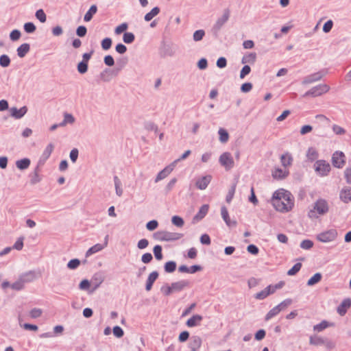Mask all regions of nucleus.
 Listing matches in <instances>:
<instances>
[{
    "label": "nucleus",
    "mask_w": 351,
    "mask_h": 351,
    "mask_svg": "<svg viewBox=\"0 0 351 351\" xmlns=\"http://www.w3.org/2000/svg\"><path fill=\"white\" fill-rule=\"evenodd\" d=\"M165 271L167 273H172L176 269V263L175 261H168L165 265Z\"/></svg>",
    "instance_id": "obj_40"
},
{
    "label": "nucleus",
    "mask_w": 351,
    "mask_h": 351,
    "mask_svg": "<svg viewBox=\"0 0 351 351\" xmlns=\"http://www.w3.org/2000/svg\"><path fill=\"white\" fill-rule=\"evenodd\" d=\"M288 171L278 168L273 171L272 176L275 179L282 180L288 176Z\"/></svg>",
    "instance_id": "obj_29"
},
{
    "label": "nucleus",
    "mask_w": 351,
    "mask_h": 351,
    "mask_svg": "<svg viewBox=\"0 0 351 351\" xmlns=\"http://www.w3.org/2000/svg\"><path fill=\"white\" fill-rule=\"evenodd\" d=\"M327 73L326 70H322L311 75L306 76L303 81V84H311L320 80Z\"/></svg>",
    "instance_id": "obj_11"
},
{
    "label": "nucleus",
    "mask_w": 351,
    "mask_h": 351,
    "mask_svg": "<svg viewBox=\"0 0 351 351\" xmlns=\"http://www.w3.org/2000/svg\"><path fill=\"white\" fill-rule=\"evenodd\" d=\"M34 278V272L29 271L22 275L20 279L12 285V288L15 290H21L23 289L25 282H31Z\"/></svg>",
    "instance_id": "obj_8"
},
{
    "label": "nucleus",
    "mask_w": 351,
    "mask_h": 351,
    "mask_svg": "<svg viewBox=\"0 0 351 351\" xmlns=\"http://www.w3.org/2000/svg\"><path fill=\"white\" fill-rule=\"evenodd\" d=\"M162 250V247L159 245H155L153 249L154 256L156 259H157L158 261H160L163 258Z\"/></svg>",
    "instance_id": "obj_39"
},
{
    "label": "nucleus",
    "mask_w": 351,
    "mask_h": 351,
    "mask_svg": "<svg viewBox=\"0 0 351 351\" xmlns=\"http://www.w3.org/2000/svg\"><path fill=\"white\" fill-rule=\"evenodd\" d=\"M202 345V339L198 336H193L190 339L189 348L191 351H197Z\"/></svg>",
    "instance_id": "obj_23"
},
{
    "label": "nucleus",
    "mask_w": 351,
    "mask_h": 351,
    "mask_svg": "<svg viewBox=\"0 0 351 351\" xmlns=\"http://www.w3.org/2000/svg\"><path fill=\"white\" fill-rule=\"evenodd\" d=\"M315 171L320 176H326L331 170L330 165L324 160H318L315 162Z\"/></svg>",
    "instance_id": "obj_5"
},
{
    "label": "nucleus",
    "mask_w": 351,
    "mask_h": 351,
    "mask_svg": "<svg viewBox=\"0 0 351 351\" xmlns=\"http://www.w3.org/2000/svg\"><path fill=\"white\" fill-rule=\"evenodd\" d=\"M160 12V8L158 7L154 8L149 12L147 13L145 16L146 21H150L154 17L158 15Z\"/></svg>",
    "instance_id": "obj_35"
},
{
    "label": "nucleus",
    "mask_w": 351,
    "mask_h": 351,
    "mask_svg": "<svg viewBox=\"0 0 351 351\" xmlns=\"http://www.w3.org/2000/svg\"><path fill=\"white\" fill-rule=\"evenodd\" d=\"M330 90V86L326 84H320L313 86L304 95V97L311 96L313 97L320 96Z\"/></svg>",
    "instance_id": "obj_6"
},
{
    "label": "nucleus",
    "mask_w": 351,
    "mask_h": 351,
    "mask_svg": "<svg viewBox=\"0 0 351 351\" xmlns=\"http://www.w3.org/2000/svg\"><path fill=\"white\" fill-rule=\"evenodd\" d=\"M256 59V53H246L243 56L241 63L242 64H254Z\"/></svg>",
    "instance_id": "obj_30"
},
{
    "label": "nucleus",
    "mask_w": 351,
    "mask_h": 351,
    "mask_svg": "<svg viewBox=\"0 0 351 351\" xmlns=\"http://www.w3.org/2000/svg\"><path fill=\"white\" fill-rule=\"evenodd\" d=\"M269 287H266L261 291L257 293L254 296L255 298L257 300H263L267 298L268 295H269Z\"/></svg>",
    "instance_id": "obj_41"
},
{
    "label": "nucleus",
    "mask_w": 351,
    "mask_h": 351,
    "mask_svg": "<svg viewBox=\"0 0 351 351\" xmlns=\"http://www.w3.org/2000/svg\"><path fill=\"white\" fill-rule=\"evenodd\" d=\"M158 226V223L156 220H152L147 223L146 228L148 230L152 231L156 229Z\"/></svg>",
    "instance_id": "obj_56"
},
{
    "label": "nucleus",
    "mask_w": 351,
    "mask_h": 351,
    "mask_svg": "<svg viewBox=\"0 0 351 351\" xmlns=\"http://www.w3.org/2000/svg\"><path fill=\"white\" fill-rule=\"evenodd\" d=\"M332 26H333V22L332 20H328L326 22L324 23V25H323V31L325 32V33H328L329 32L332 28Z\"/></svg>",
    "instance_id": "obj_58"
},
{
    "label": "nucleus",
    "mask_w": 351,
    "mask_h": 351,
    "mask_svg": "<svg viewBox=\"0 0 351 351\" xmlns=\"http://www.w3.org/2000/svg\"><path fill=\"white\" fill-rule=\"evenodd\" d=\"M282 165L285 167L290 166L293 162V157L289 153L282 154L280 157Z\"/></svg>",
    "instance_id": "obj_31"
},
{
    "label": "nucleus",
    "mask_w": 351,
    "mask_h": 351,
    "mask_svg": "<svg viewBox=\"0 0 351 351\" xmlns=\"http://www.w3.org/2000/svg\"><path fill=\"white\" fill-rule=\"evenodd\" d=\"M24 29L27 33H32L36 29V26L32 23H26L24 25Z\"/></svg>",
    "instance_id": "obj_61"
},
{
    "label": "nucleus",
    "mask_w": 351,
    "mask_h": 351,
    "mask_svg": "<svg viewBox=\"0 0 351 351\" xmlns=\"http://www.w3.org/2000/svg\"><path fill=\"white\" fill-rule=\"evenodd\" d=\"M235 190H236V184H233L231 186V187L230 188L228 193L226 197V202L230 203L232 201V199L234 197V193H235Z\"/></svg>",
    "instance_id": "obj_43"
},
{
    "label": "nucleus",
    "mask_w": 351,
    "mask_h": 351,
    "mask_svg": "<svg viewBox=\"0 0 351 351\" xmlns=\"http://www.w3.org/2000/svg\"><path fill=\"white\" fill-rule=\"evenodd\" d=\"M152 259L153 256L152 254L149 252L143 254V256H141L142 262L145 264L150 263Z\"/></svg>",
    "instance_id": "obj_62"
},
{
    "label": "nucleus",
    "mask_w": 351,
    "mask_h": 351,
    "mask_svg": "<svg viewBox=\"0 0 351 351\" xmlns=\"http://www.w3.org/2000/svg\"><path fill=\"white\" fill-rule=\"evenodd\" d=\"M53 149L54 145L52 143L48 144L40 157L39 163H45L51 156Z\"/></svg>",
    "instance_id": "obj_19"
},
{
    "label": "nucleus",
    "mask_w": 351,
    "mask_h": 351,
    "mask_svg": "<svg viewBox=\"0 0 351 351\" xmlns=\"http://www.w3.org/2000/svg\"><path fill=\"white\" fill-rule=\"evenodd\" d=\"M302 264L300 263H298L295 264L288 271V276H294L301 269Z\"/></svg>",
    "instance_id": "obj_44"
},
{
    "label": "nucleus",
    "mask_w": 351,
    "mask_h": 351,
    "mask_svg": "<svg viewBox=\"0 0 351 351\" xmlns=\"http://www.w3.org/2000/svg\"><path fill=\"white\" fill-rule=\"evenodd\" d=\"M177 162H178V160H175L171 164L167 166L162 171H160L156 177L155 182H158L159 181H160V180L165 179L166 177H167L171 173V171L173 170Z\"/></svg>",
    "instance_id": "obj_12"
},
{
    "label": "nucleus",
    "mask_w": 351,
    "mask_h": 351,
    "mask_svg": "<svg viewBox=\"0 0 351 351\" xmlns=\"http://www.w3.org/2000/svg\"><path fill=\"white\" fill-rule=\"evenodd\" d=\"M36 16L41 23H45L46 21V14L42 9L36 11Z\"/></svg>",
    "instance_id": "obj_51"
},
{
    "label": "nucleus",
    "mask_w": 351,
    "mask_h": 351,
    "mask_svg": "<svg viewBox=\"0 0 351 351\" xmlns=\"http://www.w3.org/2000/svg\"><path fill=\"white\" fill-rule=\"evenodd\" d=\"M108 239V236L107 235L105 237V242L104 244L97 243V244L94 245L93 246H92L87 250V252L86 253V256H89L93 254H95V253L102 250L104 247H106L107 246Z\"/></svg>",
    "instance_id": "obj_16"
},
{
    "label": "nucleus",
    "mask_w": 351,
    "mask_h": 351,
    "mask_svg": "<svg viewBox=\"0 0 351 351\" xmlns=\"http://www.w3.org/2000/svg\"><path fill=\"white\" fill-rule=\"evenodd\" d=\"M330 326V324L327 321L323 320L319 324L315 325L313 330L317 332H322Z\"/></svg>",
    "instance_id": "obj_37"
},
{
    "label": "nucleus",
    "mask_w": 351,
    "mask_h": 351,
    "mask_svg": "<svg viewBox=\"0 0 351 351\" xmlns=\"http://www.w3.org/2000/svg\"><path fill=\"white\" fill-rule=\"evenodd\" d=\"M251 71V68L248 65H245L241 72H240V78L243 79L247 75H248Z\"/></svg>",
    "instance_id": "obj_59"
},
{
    "label": "nucleus",
    "mask_w": 351,
    "mask_h": 351,
    "mask_svg": "<svg viewBox=\"0 0 351 351\" xmlns=\"http://www.w3.org/2000/svg\"><path fill=\"white\" fill-rule=\"evenodd\" d=\"M324 346L328 350H332V349H334L335 348L336 343L335 341H333L328 338H326Z\"/></svg>",
    "instance_id": "obj_52"
},
{
    "label": "nucleus",
    "mask_w": 351,
    "mask_h": 351,
    "mask_svg": "<svg viewBox=\"0 0 351 351\" xmlns=\"http://www.w3.org/2000/svg\"><path fill=\"white\" fill-rule=\"evenodd\" d=\"M201 267L199 265H193L190 267H187L186 265H181L179 267V271L182 273H189V274H195L197 271L201 270Z\"/></svg>",
    "instance_id": "obj_24"
},
{
    "label": "nucleus",
    "mask_w": 351,
    "mask_h": 351,
    "mask_svg": "<svg viewBox=\"0 0 351 351\" xmlns=\"http://www.w3.org/2000/svg\"><path fill=\"white\" fill-rule=\"evenodd\" d=\"M30 165V160L28 158H23L19 160L16 162V167L20 170L27 169Z\"/></svg>",
    "instance_id": "obj_32"
},
{
    "label": "nucleus",
    "mask_w": 351,
    "mask_h": 351,
    "mask_svg": "<svg viewBox=\"0 0 351 351\" xmlns=\"http://www.w3.org/2000/svg\"><path fill=\"white\" fill-rule=\"evenodd\" d=\"M205 35V32L202 29L197 30L193 34V39L195 41L197 42L201 40L204 36Z\"/></svg>",
    "instance_id": "obj_53"
},
{
    "label": "nucleus",
    "mask_w": 351,
    "mask_h": 351,
    "mask_svg": "<svg viewBox=\"0 0 351 351\" xmlns=\"http://www.w3.org/2000/svg\"><path fill=\"white\" fill-rule=\"evenodd\" d=\"M322 276L320 273L315 274L307 282L308 286H313L322 280Z\"/></svg>",
    "instance_id": "obj_36"
},
{
    "label": "nucleus",
    "mask_w": 351,
    "mask_h": 351,
    "mask_svg": "<svg viewBox=\"0 0 351 351\" xmlns=\"http://www.w3.org/2000/svg\"><path fill=\"white\" fill-rule=\"evenodd\" d=\"M174 53L175 50L171 45H161L159 48V53L163 58L171 56Z\"/></svg>",
    "instance_id": "obj_22"
},
{
    "label": "nucleus",
    "mask_w": 351,
    "mask_h": 351,
    "mask_svg": "<svg viewBox=\"0 0 351 351\" xmlns=\"http://www.w3.org/2000/svg\"><path fill=\"white\" fill-rule=\"evenodd\" d=\"M271 203L276 210L287 213L293 208L294 198L290 192L281 189L274 193Z\"/></svg>",
    "instance_id": "obj_1"
},
{
    "label": "nucleus",
    "mask_w": 351,
    "mask_h": 351,
    "mask_svg": "<svg viewBox=\"0 0 351 351\" xmlns=\"http://www.w3.org/2000/svg\"><path fill=\"white\" fill-rule=\"evenodd\" d=\"M332 163L335 167L342 168L346 163L344 154L342 152H335L332 156Z\"/></svg>",
    "instance_id": "obj_10"
},
{
    "label": "nucleus",
    "mask_w": 351,
    "mask_h": 351,
    "mask_svg": "<svg viewBox=\"0 0 351 351\" xmlns=\"http://www.w3.org/2000/svg\"><path fill=\"white\" fill-rule=\"evenodd\" d=\"M209 209V206L208 204L202 205L197 213L193 217L192 223H196L201 221L208 213Z\"/></svg>",
    "instance_id": "obj_15"
},
{
    "label": "nucleus",
    "mask_w": 351,
    "mask_h": 351,
    "mask_svg": "<svg viewBox=\"0 0 351 351\" xmlns=\"http://www.w3.org/2000/svg\"><path fill=\"white\" fill-rule=\"evenodd\" d=\"M158 277V273L156 271H152L148 276L146 282L145 289L147 291H150L154 282L156 281L157 278Z\"/></svg>",
    "instance_id": "obj_25"
},
{
    "label": "nucleus",
    "mask_w": 351,
    "mask_h": 351,
    "mask_svg": "<svg viewBox=\"0 0 351 351\" xmlns=\"http://www.w3.org/2000/svg\"><path fill=\"white\" fill-rule=\"evenodd\" d=\"M23 240L24 238L23 237H19L12 247L17 250H22L23 247Z\"/></svg>",
    "instance_id": "obj_54"
},
{
    "label": "nucleus",
    "mask_w": 351,
    "mask_h": 351,
    "mask_svg": "<svg viewBox=\"0 0 351 351\" xmlns=\"http://www.w3.org/2000/svg\"><path fill=\"white\" fill-rule=\"evenodd\" d=\"M211 176L209 175L199 177L196 179L195 186L199 190H204L211 181Z\"/></svg>",
    "instance_id": "obj_13"
},
{
    "label": "nucleus",
    "mask_w": 351,
    "mask_h": 351,
    "mask_svg": "<svg viewBox=\"0 0 351 351\" xmlns=\"http://www.w3.org/2000/svg\"><path fill=\"white\" fill-rule=\"evenodd\" d=\"M10 115L16 119H21L27 112V108L23 106L20 109L12 107L10 109Z\"/></svg>",
    "instance_id": "obj_17"
},
{
    "label": "nucleus",
    "mask_w": 351,
    "mask_h": 351,
    "mask_svg": "<svg viewBox=\"0 0 351 351\" xmlns=\"http://www.w3.org/2000/svg\"><path fill=\"white\" fill-rule=\"evenodd\" d=\"M123 40L125 43H131L134 40V35L132 32H125L123 34Z\"/></svg>",
    "instance_id": "obj_49"
},
{
    "label": "nucleus",
    "mask_w": 351,
    "mask_h": 351,
    "mask_svg": "<svg viewBox=\"0 0 351 351\" xmlns=\"http://www.w3.org/2000/svg\"><path fill=\"white\" fill-rule=\"evenodd\" d=\"M189 285V281L185 280H182L178 282H175L171 283V289L173 292H180L183 290L185 287H188Z\"/></svg>",
    "instance_id": "obj_21"
},
{
    "label": "nucleus",
    "mask_w": 351,
    "mask_h": 351,
    "mask_svg": "<svg viewBox=\"0 0 351 351\" xmlns=\"http://www.w3.org/2000/svg\"><path fill=\"white\" fill-rule=\"evenodd\" d=\"M337 237V230L335 229H330L317 234V239L323 243H328L335 240Z\"/></svg>",
    "instance_id": "obj_9"
},
{
    "label": "nucleus",
    "mask_w": 351,
    "mask_h": 351,
    "mask_svg": "<svg viewBox=\"0 0 351 351\" xmlns=\"http://www.w3.org/2000/svg\"><path fill=\"white\" fill-rule=\"evenodd\" d=\"M202 320V317L201 315H194L187 320L186 325L189 327H194L198 326Z\"/></svg>",
    "instance_id": "obj_26"
},
{
    "label": "nucleus",
    "mask_w": 351,
    "mask_h": 351,
    "mask_svg": "<svg viewBox=\"0 0 351 351\" xmlns=\"http://www.w3.org/2000/svg\"><path fill=\"white\" fill-rule=\"evenodd\" d=\"M344 176L348 184H351V168H346L344 171Z\"/></svg>",
    "instance_id": "obj_64"
},
{
    "label": "nucleus",
    "mask_w": 351,
    "mask_h": 351,
    "mask_svg": "<svg viewBox=\"0 0 351 351\" xmlns=\"http://www.w3.org/2000/svg\"><path fill=\"white\" fill-rule=\"evenodd\" d=\"M221 215L226 223L227 226L230 228L236 227L237 222L235 219H231L229 217L228 210L225 207L221 208Z\"/></svg>",
    "instance_id": "obj_14"
},
{
    "label": "nucleus",
    "mask_w": 351,
    "mask_h": 351,
    "mask_svg": "<svg viewBox=\"0 0 351 351\" xmlns=\"http://www.w3.org/2000/svg\"><path fill=\"white\" fill-rule=\"evenodd\" d=\"M10 59L7 55L0 56V65L3 67H7L10 65Z\"/></svg>",
    "instance_id": "obj_46"
},
{
    "label": "nucleus",
    "mask_w": 351,
    "mask_h": 351,
    "mask_svg": "<svg viewBox=\"0 0 351 351\" xmlns=\"http://www.w3.org/2000/svg\"><path fill=\"white\" fill-rule=\"evenodd\" d=\"M183 234L169 231H158L154 233V238L160 241H176L183 237Z\"/></svg>",
    "instance_id": "obj_3"
},
{
    "label": "nucleus",
    "mask_w": 351,
    "mask_h": 351,
    "mask_svg": "<svg viewBox=\"0 0 351 351\" xmlns=\"http://www.w3.org/2000/svg\"><path fill=\"white\" fill-rule=\"evenodd\" d=\"M79 152L76 148H73L70 152L69 157L72 162L75 163L78 158Z\"/></svg>",
    "instance_id": "obj_57"
},
{
    "label": "nucleus",
    "mask_w": 351,
    "mask_h": 351,
    "mask_svg": "<svg viewBox=\"0 0 351 351\" xmlns=\"http://www.w3.org/2000/svg\"><path fill=\"white\" fill-rule=\"evenodd\" d=\"M97 11V6L95 5H93L90 8V9L88 10V12L85 14L84 20L86 22L90 21L92 19L93 15L96 14Z\"/></svg>",
    "instance_id": "obj_33"
},
{
    "label": "nucleus",
    "mask_w": 351,
    "mask_h": 351,
    "mask_svg": "<svg viewBox=\"0 0 351 351\" xmlns=\"http://www.w3.org/2000/svg\"><path fill=\"white\" fill-rule=\"evenodd\" d=\"M221 166L223 167L226 171H230L234 167L235 162L231 153L226 152L221 154Z\"/></svg>",
    "instance_id": "obj_7"
},
{
    "label": "nucleus",
    "mask_w": 351,
    "mask_h": 351,
    "mask_svg": "<svg viewBox=\"0 0 351 351\" xmlns=\"http://www.w3.org/2000/svg\"><path fill=\"white\" fill-rule=\"evenodd\" d=\"M329 210L328 202L322 198L317 199L313 208L308 212V217L311 219H317L319 215H326Z\"/></svg>",
    "instance_id": "obj_2"
},
{
    "label": "nucleus",
    "mask_w": 351,
    "mask_h": 351,
    "mask_svg": "<svg viewBox=\"0 0 351 351\" xmlns=\"http://www.w3.org/2000/svg\"><path fill=\"white\" fill-rule=\"evenodd\" d=\"M112 331L114 335L118 338L122 337L124 335L123 329L119 326H114L112 329Z\"/></svg>",
    "instance_id": "obj_55"
},
{
    "label": "nucleus",
    "mask_w": 351,
    "mask_h": 351,
    "mask_svg": "<svg viewBox=\"0 0 351 351\" xmlns=\"http://www.w3.org/2000/svg\"><path fill=\"white\" fill-rule=\"evenodd\" d=\"M114 187H115V193L116 195L119 197L122 196L123 191L122 188V183L118 176H114L113 178Z\"/></svg>",
    "instance_id": "obj_28"
},
{
    "label": "nucleus",
    "mask_w": 351,
    "mask_h": 351,
    "mask_svg": "<svg viewBox=\"0 0 351 351\" xmlns=\"http://www.w3.org/2000/svg\"><path fill=\"white\" fill-rule=\"evenodd\" d=\"M351 306V299L350 298H346L344 299L341 304L337 307V313L343 316L346 313L348 309Z\"/></svg>",
    "instance_id": "obj_18"
},
{
    "label": "nucleus",
    "mask_w": 351,
    "mask_h": 351,
    "mask_svg": "<svg viewBox=\"0 0 351 351\" xmlns=\"http://www.w3.org/2000/svg\"><path fill=\"white\" fill-rule=\"evenodd\" d=\"M43 311L40 308H34L29 311V316L33 319H36L40 317Z\"/></svg>",
    "instance_id": "obj_47"
},
{
    "label": "nucleus",
    "mask_w": 351,
    "mask_h": 351,
    "mask_svg": "<svg viewBox=\"0 0 351 351\" xmlns=\"http://www.w3.org/2000/svg\"><path fill=\"white\" fill-rule=\"evenodd\" d=\"M29 51V45H19L17 54L20 58L24 57Z\"/></svg>",
    "instance_id": "obj_38"
},
{
    "label": "nucleus",
    "mask_w": 351,
    "mask_h": 351,
    "mask_svg": "<svg viewBox=\"0 0 351 351\" xmlns=\"http://www.w3.org/2000/svg\"><path fill=\"white\" fill-rule=\"evenodd\" d=\"M252 88V84L250 82H245L241 86V90L243 93H248Z\"/></svg>",
    "instance_id": "obj_63"
},
{
    "label": "nucleus",
    "mask_w": 351,
    "mask_h": 351,
    "mask_svg": "<svg viewBox=\"0 0 351 351\" xmlns=\"http://www.w3.org/2000/svg\"><path fill=\"white\" fill-rule=\"evenodd\" d=\"M171 222L174 226H176L177 227H180V228L182 227L184 223L183 219L177 215L172 217Z\"/></svg>",
    "instance_id": "obj_42"
},
{
    "label": "nucleus",
    "mask_w": 351,
    "mask_h": 351,
    "mask_svg": "<svg viewBox=\"0 0 351 351\" xmlns=\"http://www.w3.org/2000/svg\"><path fill=\"white\" fill-rule=\"evenodd\" d=\"M80 264V261L77 258H73L69 261V262L67 263V267L70 269H77Z\"/></svg>",
    "instance_id": "obj_45"
},
{
    "label": "nucleus",
    "mask_w": 351,
    "mask_h": 351,
    "mask_svg": "<svg viewBox=\"0 0 351 351\" xmlns=\"http://www.w3.org/2000/svg\"><path fill=\"white\" fill-rule=\"evenodd\" d=\"M127 29H128V24L122 23L116 27L114 32L116 34H121V33L126 31Z\"/></svg>",
    "instance_id": "obj_60"
},
{
    "label": "nucleus",
    "mask_w": 351,
    "mask_h": 351,
    "mask_svg": "<svg viewBox=\"0 0 351 351\" xmlns=\"http://www.w3.org/2000/svg\"><path fill=\"white\" fill-rule=\"evenodd\" d=\"M292 303L291 299H286L280 302L277 306L271 308L265 315V320L268 321L272 317L276 316L281 311L285 309L287 306L291 305Z\"/></svg>",
    "instance_id": "obj_4"
},
{
    "label": "nucleus",
    "mask_w": 351,
    "mask_h": 351,
    "mask_svg": "<svg viewBox=\"0 0 351 351\" xmlns=\"http://www.w3.org/2000/svg\"><path fill=\"white\" fill-rule=\"evenodd\" d=\"M326 338L318 335H312L309 338V344L312 346H324Z\"/></svg>",
    "instance_id": "obj_27"
},
{
    "label": "nucleus",
    "mask_w": 351,
    "mask_h": 351,
    "mask_svg": "<svg viewBox=\"0 0 351 351\" xmlns=\"http://www.w3.org/2000/svg\"><path fill=\"white\" fill-rule=\"evenodd\" d=\"M77 71L80 73L84 74L88 71V63L81 61L77 64Z\"/></svg>",
    "instance_id": "obj_48"
},
{
    "label": "nucleus",
    "mask_w": 351,
    "mask_h": 351,
    "mask_svg": "<svg viewBox=\"0 0 351 351\" xmlns=\"http://www.w3.org/2000/svg\"><path fill=\"white\" fill-rule=\"evenodd\" d=\"M307 158L311 161H314L318 158V152L314 147H309L306 153Z\"/></svg>",
    "instance_id": "obj_34"
},
{
    "label": "nucleus",
    "mask_w": 351,
    "mask_h": 351,
    "mask_svg": "<svg viewBox=\"0 0 351 351\" xmlns=\"http://www.w3.org/2000/svg\"><path fill=\"white\" fill-rule=\"evenodd\" d=\"M300 246L304 250H310L313 246V242L311 240L306 239L301 242Z\"/></svg>",
    "instance_id": "obj_50"
},
{
    "label": "nucleus",
    "mask_w": 351,
    "mask_h": 351,
    "mask_svg": "<svg viewBox=\"0 0 351 351\" xmlns=\"http://www.w3.org/2000/svg\"><path fill=\"white\" fill-rule=\"evenodd\" d=\"M339 198L346 204L351 202V187L343 188L339 193Z\"/></svg>",
    "instance_id": "obj_20"
}]
</instances>
